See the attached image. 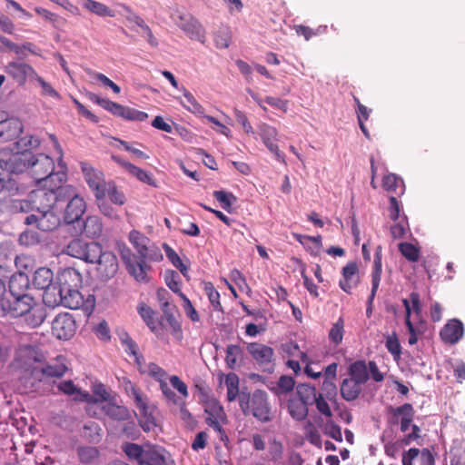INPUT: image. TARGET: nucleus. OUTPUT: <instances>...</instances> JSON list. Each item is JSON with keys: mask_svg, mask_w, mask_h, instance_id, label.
I'll list each match as a JSON object with an SVG mask.
<instances>
[{"mask_svg": "<svg viewBox=\"0 0 465 465\" xmlns=\"http://www.w3.org/2000/svg\"><path fill=\"white\" fill-rule=\"evenodd\" d=\"M54 146L59 153L57 171L54 172V160L44 153L34 155L32 152H14L9 149L0 150V168L9 173H22L30 169L37 189L48 190L58 187L65 182L66 166L62 160V148L54 135H50Z\"/></svg>", "mask_w": 465, "mask_h": 465, "instance_id": "f257e3e1", "label": "nucleus"}, {"mask_svg": "<svg viewBox=\"0 0 465 465\" xmlns=\"http://www.w3.org/2000/svg\"><path fill=\"white\" fill-rule=\"evenodd\" d=\"M129 241L135 249L137 254L131 250H124L121 253L122 260L128 273L137 282H147L149 281L147 272L151 269L149 262L158 261L163 258L160 251L151 244L148 237L136 230L129 234Z\"/></svg>", "mask_w": 465, "mask_h": 465, "instance_id": "f03ea898", "label": "nucleus"}, {"mask_svg": "<svg viewBox=\"0 0 465 465\" xmlns=\"http://www.w3.org/2000/svg\"><path fill=\"white\" fill-rule=\"evenodd\" d=\"M39 189L32 190L28 199L20 201L22 212H31L25 217V223L28 225H35L43 232L55 230L61 223L60 211L64 206H58L56 202L41 201L35 194Z\"/></svg>", "mask_w": 465, "mask_h": 465, "instance_id": "7ed1b4c3", "label": "nucleus"}, {"mask_svg": "<svg viewBox=\"0 0 465 465\" xmlns=\"http://www.w3.org/2000/svg\"><path fill=\"white\" fill-rule=\"evenodd\" d=\"M41 201L46 200L47 202H56L58 206H63L61 203L68 201L64 221L66 223H73L78 221L85 211V203L83 197L79 196L75 188L71 185H61L58 187H50L48 190L39 189L35 194Z\"/></svg>", "mask_w": 465, "mask_h": 465, "instance_id": "20e7f679", "label": "nucleus"}, {"mask_svg": "<svg viewBox=\"0 0 465 465\" xmlns=\"http://www.w3.org/2000/svg\"><path fill=\"white\" fill-rule=\"evenodd\" d=\"M58 302L64 307L76 310L84 303V297L79 292L82 286V275L74 268L63 270L57 277Z\"/></svg>", "mask_w": 465, "mask_h": 465, "instance_id": "39448f33", "label": "nucleus"}, {"mask_svg": "<svg viewBox=\"0 0 465 465\" xmlns=\"http://www.w3.org/2000/svg\"><path fill=\"white\" fill-rule=\"evenodd\" d=\"M239 404L245 415L252 414L261 422H268L272 420L268 394L264 391L255 390L252 394L241 392Z\"/></svg>", "mask_w": 465, "mask_h": 465, "instance_id": "423d86ee", "label": "nucleus"}, {"mask_svg": "<svg viewBox=\"0 0 465 465\" xmlns=\"http://www.w3.org/2000/svg\"><path fill=\"white\" fill-rule=\"evenodd\" d=\"M173 21L191 38L201 43L205 42V31L202 25L191 15L175 10L172 13Z\"/></svg>", "mask_w": 465, "mask_h": 465, "instance_id": "0eeeda50", "label": "nucleus"}, {"mask_svg": "<svg viewBox=\"0 0 465 465\" xmlns=\"http://www.w3.org/2000/svg\"><path fill=\"white\" fill-rule=\"evenodd\" d=\"M12 297L13 301L7 300L1 303L0 317H23L30 312L35 305V301L30 295Z\"/></svg>", "mask_w": 465, "mask_h": 465, "instance_id": "6e6552de", "label": "nucleus"}, {"mask_svg": "<svg viewBox=\"0 0 465 465\" xmlns=\"http://www.w3.org/2000/svg\"><path fill=\"white\" fill-rule=\"evenodd\" d=\"M64 252L86 262H94V259L99 253V243L94 242H86L81 239H74L67 244Z\"/></svg>", "mask_w": 465, "mask_h": 465, "instance_id": "1a4fd4ad", "label": "nucleus"}, {"mask_svg": "<svg viewBox=\"0 0 465 465\" xmlns=\"http://www.w3.org/2000/svg\"><path fill=\"white\" fill-rule=\"evenodd\" d=\"M97 264V272L103 280L113 278L118 271V261L114 252L103 251L99 244V253L94 259V262Z\"/></svg>", "mask_w": 465, "mask_h": 465, "instance_id": "9d476101", "label": "nucleus"}, {"mask_svg": "<svg viewBox=\"0 0 465 465\" xmlns=\"http://www.w3.org/2000/svg\"><path fill=\"white\" fill-rule=\"evenodd\" d=\"M81 169L84 173V180L90 189L93 191L95 198H103L104 188L107 183V182L104 180V173L86 163H83L81 164Z\"/></svg>", "mask_w": 465, "mask_h": 465, "instance_id": "9b49d317", "label": "nucleus"}, {"mask_svg": "<svg viewBox=\"0 0 465 465\" xmlns=\"http://www.w3.org/2000/svg\"><path fill=\"white\" fill-rule=\"evenodd\" d=\"M148 374L154 379L157 382H159L160 390L168 401L177 405L178 397L176 394L171 390L169 387L166 379L167 372L160 367L158 364L154 362H150L148 365Z\"/></svg>", "mask_w": 465, "mask_h": 465, "instance_id": "f8f14e48", "label": "nucleus"}, {"mask_svg": "<svg viewBox=\"0 0 465 465\" xmlns=\"http://www.w3.org/2000/svg\"><path fill=\"white\" fill-rule=\"evenodd\" d=\"M389 411L392 415V424L400 423L401 430L406 432L410 429L415 416L413 406L411 403H404L396 408L391 406Z\"/></svg>", "mask_w": 465, "mask_h": 465, "instance_id": "ddd939ff", "label": "nucleus"}, {"mask_svg": "<svg viewBox=\"0 0 465 465\" xmlns=\"http://www.w3.org/2000/svg\"><path fill=\"white\" fill-rule=\"evenodd\" d=\"M5 71L19 84H24L27 79L35 80L37 75L31 65L17 61L8 63L5 67Z\"/></svg>", "mask_w": 465, "mask_h": 465, "instance_id": "4468645a", "label": "nucleus"}, {"mask_svg": "<svg viewBox=\"0 0 465 465\" xmlns=\"http://www.w3.org/2000/svg\"><path fill=\"white\" fill-rule=\"evenodd\" d=\"M258 130L259 134L267 149L275 155L278 161L284 162V155L280 152L276 143L278 136L276 128L267 124H261L258 126Z\"/></svg>", "mask_w": 465, "mask_h": 465, "instance_id": "2eb2a0df", "label": "nucleus"}, {"mask_svg": "<svg viewBox=\"0 0 465 465\" xmlns=\"http://www.w3.org/2000/svg\"><path fill=\"white\" fill-rule=\"evenodd\" d=\"M23 130V125L18 118L11 117L0 120V142H7L15 139Z\"/></svg>", "mask_w": 465, "mask_h": 465, "instance_id": "dca6fc26", "label": "nucleus"}, {"mask_svg": "<svg viewBox=\"0 0 465 465\" xmlns=\"http://www.w3.org/2000/svg\"><path fill=\"white\" fill-rule=\"evenodd\" d=\"M247 350L259 365L267 366L272 364L274 352L271 347L262 343L252 342L248 345Z\"/></svg>", "mask_w": 465, "mask_h": 465, "instance_id": "f3484780", "label": "nucleus"}, {"mask_svg": "<svg viewBox=\"0 0 465 465\" xmlns=\"http://www.w3.org/2000/svg\"><path fill=\"white\" fill-rule=\"evenodd\" d=\"M463 333L462 322H448L441 329L440 335L443 342L455 344L462 338Z\"/></svg>", "mask_w": 465, "mask_h": 465, "instance_id": "a211bd4d", "label": "nucleus"}, {"mask_svg": "<svg viewBox=\"0 0 465 465\" xmlns=\"http://www.w3.org/2000/svg\"><path fill=\"white\" fill-rule=\"evenodd\" d=\"M358 266L355 262H349L342 268V278L340 280L339 285L342 291L351 293V290L357 286L358 278Z\"/></svg>", "mask_w": 465, "mask_h": 465, "instance_id": "6ab92c4d", "label": "nucleus"}, {"mask_svg": "<svg viewBox=\"0 0 465 465\" xmlns=\"http://www.w3.org/2000/svg\"><path fill=\"white\" fill-rule=\"evenodd\" d=\"M29 286V277L23 272L15 273L10 278L9 291L12 296L28 295L26 291Z\"/></svg>", "mask_w": 465, "mask_h": 465, "instance_id": "aec40b11", "label": "nucleus"}, {"mask_svg": "<svg viewBox=\"0 0 465 465\" xmlns=\"http://www.w3.org/2000/svg\"><path fill=\"white\" fill-rule=\"evenodd\" d=\"M204 411L207 414L205 422L212 420H222L225 423L227 420L226 413L220 402L213 397L203 402Z\"/></svg>", "mask_w": 465, "mask_h": 465, "instance_id": "412c9836", "label": "nucleus"}, {"mask_svg": "<svg viewBox=\"0 0 465 465\" xmlns=\"http://www.w3.org/2000/svg\"><path fill=\"white\" fill-rule=\"evenodd\" d=\"M102 411L115 421H124L131 418L130 411L125 406L118 405L113 401L105 402L102 406Z\"/></svg>", "mask_w": 465, "mask_h": 465, "instance_id": "4be33fe9", "label": "nucleus"}, {"mask_svg": "<svg viewBox=\"0 0 465 465\" xmlns=\"http://www.w3.org/2000/svg\"><path fill=\"white\" fill-rule=\"evenodd\" d=\"M362 387L361 384L351 378H345L341 383V395L346 401H354L360 396Z\"/></svg>", "mask_w": 465, "mask_h": 465, "instance_id": "5701e85b", "label": "nucleus"}, {"mask_svg": "<svg viewBox=\"0 0 465 465\" xmlns=\"http://www.w3.org/2000/svg\"><path fill=\"white\" fill-rule=\"evenodd\" d=\"M287 410L290 416L297 421L304 420L309 413L308 405L294 396L288 400Z\"/></svg>", "mask_w": 465, "mask_h": 465, "instance_id": "b1692460", "label": "nucleus"}, {"mask_svg": "<svg viewBox=\"0 0 465 465\" xmlns=\"http://www.w3.org/2000/svg\"><path fill=\"white\" fill-rule=\"evenodd\" d=\"M348 374L349 378L363 386L369 380L367 363L364 361L352 362L348 368Z\"/></svg>", "mask_w": 465, "mask_h": 465, "instance_id": "393cba45", "label": "nucleus"}, {"mask_svg": "<svg viewBox=\"0 0 465 465\" xmlns=\"http://www.w3.org/2000/svg\"><path fill=\"white\" fill-rule=\"evenodd\" d=\"M57 362L55 364H48L41 369V372L47 378H62L68 370L66 365V358L63 355H58Z\"/></svg>", "mask_w": 465, "mask_h": 465, "instance_id": "a878e982", "label": "nucleus"}, {"mask_svg": "<svg viewBox=\"0 0 465 465\" xmlns=\"http://www.w3.org/2000/svg\"><path fill=\"white\" fill-rule=\"evenodd\" d=\"M149 329L160 338H164L169 331H180L179 322H146Z\"/></svg>", "mask_w": 465, "mask_h": 465, "instance_id": "bb28decb", "label": "nucleus"}, {"mask_svg": "<svg viewBox=\"0 0 465 465\" xmlns=\"http://www.w3.org/2000/svg\"><path fill=\"white\" fill-rule=\"evenodd\" d=\"M166 458L164 450L156 446L148 447L144 452V456L141 465H165Z\"/></svg>", "mask_w": 465, "mask_h": 465, "instance_id": "cd10ccee", "label": "nucleus"}, {"mask_svg": "<svg viewBox=\"0 0 465 465\" xmlns=\"http://www.w3.org/2000/svg\"><path fill=\"white\" fill-rule=\"evenodd\" d=\"M382 271V262H381V247L378 246L374 255L373 261V270L371 272V300H372L375 296V293L379 288L381 282V275Z\"/></svg>", "mask_w": 465, "mask_h": 465, "instance_id": "c85d7f7f", "label": "nucleus"}, {"mask_svg": "<svg viewBox=\"0 0 465 465\" xmlns=\"http://www.w3.org/2000/svg\"><path fill=\"white\" fill-rule=\"evenodd\" d=\"M402 303L405 309V320H410L411 316H420L421 302L418 292H413L408 298L402 299Z\"/></svg>", "mask_w": 465, "mask_h": 465, "instance_id": "c756f323", "label": "nucleus"}, {"mask_svg": "<svg viewBox=\"0 0 465 465\" xmlns=\"http://www.w3.org/2000/svg\"><path fill=\"white\" fill-rule=\"evenodd\" d=\"M53 280V272L49 268L41 267L35 272L33 283L36 288L45 290L54 285Z\"/></svg>", "mask_w": 465, "mask_h": 465, "instance_id": "7c9ffc66", "label": "nucleus"}, {"mask_svg": "<svg viewBox=\"0 0 465 465\" xmlns=\"http://www.w3.org/2000/svg\"><path fill=\"white\" fill-rule=\"evenodd\" d=\"M134 398L136 408L139 410L140 414L146 420V427L143 426L144 430H149L151 426L155 425L154 419L151 413H149V408L146 401L143 398L139 391L134 390Z\"/></svg>", "mask_w": 465, "mask_h": 465, "instance_id": "2f4dec72", "label": "nucleus"}, {"mask_svg": "<svg viewBox=\"0 0 465 465\" xmlns=\"http://www.w3.org/2000/svg\"><path fill=\"white\" fill-rule=\"evenodd\" d=\"M75 331V322H53V332L59 340L71 339Z\"/></svg>", "mask_w": 465, "mask_h": 465, "instance_id": "473e14b6", "label": "nucleus"}, {"mask_svg": "<svg viewBox=\"0 0 465 465\" xmlns=\"http://www.w3.org/2000/svg\"><path fill=\"white\" fill-rule=\"evenodd\" d=\"M106 197H108L113 203L117 205H123L126 201L124 193L119 191L112 181H108L104 186L103 198L96 200L104 201Z\"/></svg>", "mask_w": 465, "mask_h": 465, "instance_id": "72a5a7b5", "label": "nucleus"}, {"mask_svg": "<svg viewBox=\"0 0 465 465\" xmlns=\"http://www.w3.org/2000/svg\"><path fill=\"white\" fill-rule=\"evenodd\" d=\"M58 390L64 394L74 396V401H85L89 396L87 392H83L71 380L60 382Z\"/></svg>", "mask_w": 465, "mask_h": 465, "instance_id": "f704fd0d", "label": "nucleus"}, {"mask_svg": "<svg viewBox=\"0 0 465 465\" xmlns=\"http://www.w3.org/2000/svg\"><path fill=\"white\" fill-rule=\"evenodd\" d=\"M86 96L90 101L99 104L101 107H103L104 109L112 113L114 115L119 116L121 110H123V105L115 102H113L107 98H102L94 93L89 92L86 94Z\"/></svg>", "mask_w": 465, "mask_h": 465, "instance_id": "c9c22d12", "label": "nucleus"}, {"mask_svg": "<svg viewBox=\"0 0 465 465\" xmlns=\"http://www.w3.org/2000/svg\"><path fill=\"white\" fill-rule=\"evenodd\" d=\"M382 186L386 191L399 195L403 194L405 190L402 179L394 173H389L384 176Z\"/></svg>", "mask_w": 465, "mask_h": 465, "instance_id": "e433bc0d", "label": "nucleus"}, {"mask_svg": "<svg viewBox=\"0 0 465 465\" xmlns=\"http://www.w3.org/2000/svg\"><path fill=\"white\" fill-rule=\"evenodd\" d=\"M182 91L184 97V101L180 100L181 104L192 114L204 117V109L197 102L194 96L185 88H183Z\"/></svg>", "mask_w": 465, "mask_h": 465, "instance_id": "4c0bfd02", "label": "nucleus"}, {"mask_svg": "<svg viewBox=\"0 0 465 465\" xmlns=\"http://www.w3.org/2000/svg\"><path fill=\"white\" fill-rule=\"evenodd\" d=\"M156 298L162 307L163 312L166 315V320H174V306L169 302V292L164 288H159L156 291Z\"/></svg>", "mask_w": 465, "mask_h": 465, "instance_id": "58836bf2", "label": "nucleus"}, {"mask_svg": "<svg viewBox=\"0 0 465 465\" xmlns=\"http://www.w3.org/2000/svg\"><path fill=\"white\" fill-rule=\"evenodd\" d=\"M103 232V224L98 216H89L84 223V232L87 237L95 238Z\"/></svg>", "mask_w": 465, "mask_h": 465, "instance_id": "ea45409f", "label": "nucleus"}, {"mask_svg": "<svg viewBox=\"0 0 465 465\" xmlns=\"http://www.w3.org/2000/svg\"><path fill=\"white\" fill-rule=\"evenodd\" d=\"M121 448L129 460H135L141 465L146 449L133 442H124Z\"/></svg>", "mask_w": 465, "mask_h": 465, "instance_id": "a19ab883", "label": "nucleus"}, {"mask_svg": "<svg viewBox=\"0 0 465 465\" xmlns=\"http://www.w3.org/2000/svg\"><path fill=\"white\" fill-rule=\"evenodd\" d=\"M317 395L318 393L315 387L308 384H299L296 387V395H294V397L302 400V401L309 406L313 404V401H315Z\"/></svg>", "mask_w": 465, "mask_h": 465, "instance_id": "79ce46f5", "label": "nucleus"}, {"mask_svg": "<svg viewBox=\"0 0 465 465\" xmlns=\"http://www.w3.org/2000/svg\"><path fill=\"white\" fill-rule=\"evenodd\" d=\"M84 8L89 12L95 14L99 16H110L114 15V12L103 3L94 0H84L83 3Z\"/></svg>", "mask_w": 465, "mask_h": 465, "instance_id": "37998d69", "label": "nucleus"}, {"mask_svg": "<svg viewBox=\"0 0 465 465\" xmlns=\"http://www.w3.org/2000/svg\"><path fill=\"white\" fill-rule=\"evenodd\" d=\"M385 347L394 360H399L401 355V345L396 331L385 335Z\"/></svg>", "mask_w": 465, "mask_h": 465, "instance_id": "c03bdc74", "label": "nucleus"}, {"mask_svg": "<svg viewBox=\"0 0 465 465\" xmlns=\"http://www.w3.org/2000/svg\"><path fill=\"white\" fill-rule=\"evenodd\" d=\"M242 358V350L239 345L230 344L226 348L225 361L230 369H234Z\"/></svg>", "mask_w": 465, "mask_h": 465, "instance_id": "a18cd8bd", "label": "nucleus"}, {"mask_svg": "<svg viewBox=\"0 0 465 465\" xmlns=\"http://www.w3.org/2000/svg\"><path fill=\"white\" fill-rule=\"evenodd\" d=\"M295 381L292 377L287 375H282L278 381L277 386L273 389L276 395L287 394L294 389Z\"/></svg>", "mask_w": 465, "mask_h": 465, "instance_id": "49530a36", "label": "nucleus"}, {"mask_svg": "<svg viewBox=\"0 0 465 465\" xmlns=\"http://www.w3.org/2000/svg\"><path fill=\"white\" fill-rule=\"evenodd\" d=\"M164 282L166 285L174 292L180 295L183 293L180 287V275L177 272L173 270H167L163 274Z\"/></svg>", "mask_w": 465, "mask_h": 465, "instance_id": "de8ad7c7", "label": "nucleus"}, {"mask_svg": "<svg viewBox=\"0 0 465 465\" xmlns=\"http://www.w3.org/2000/svg\"><path fill=\"white\" fill-rule=\"evenodd\" d=\"M44 303L51 308H54L63 302H58V287L56 284L44 290L43 293Z\"/></svg>", "mask_w": 465, "mask_h": 465, "instance_id": "09e8293b", "label": "nucleus"}, {"mask_svg": "<svg viewBox=\"0 0 465 465\" xmlns=\"http://www.w3.org/2000/svg\"><path fill=\"white\" fill-rule=\"evenodd\" d=\"M408 331L410 332L409 344L414 345L417 343L418 339L423 333L424 322H405Z\"/></svg>", "mask_w": 465, "mask_h": 465, "instance_id": "8fccbe9b", "label": "nucleus"}, {"mask_svg": "<svg viewBox=\"0 0 465 465\" xmlns=\"http://www.w3.org/2000/svg\"><path fill=\"white\" fill-rule=\"evenodd\" d=\"M119 116L129 121L143 122L147 119L148 114L134 108L123 106Z\"/></svg>", "mask_w": 465, "mask_h": 465, "instance_id": "3c124183", "label": "nucleus"}, {"mask_svg": "<svg viewBox=\"0 0 465 465\" xmlns=\"http://www.w3.org/2000/svg\"><path fill=\"white\" fill-rule=\"evenodd\" d=\"M401 253L410 262H417L419 260V249L410 242H401L399 244Z\"/></svg>", "mask_w": 465, "mask_h": 465, "instance_id": "603ef678", "label": "nucleus"}, {"mask_svg": "<svg viewBox=\"0 0 465 465\" xmlns=\"http://www.w3.org/2000/svg\"><path fill=\"white\" fill-rule=\"evenodd\" d=\"M231 31L228 27L219 28L214 35V42L218 48H227L230 45Z\"/></svg>", "mask_w": 465, "mask_h": 465, "instance_id": "864d4df0", "label": "nucleus"}, {"mask_svg": "<svg viewBox=\"0 0 465 465\" xmlns=\"http://www.w3.org/2000/svg\"><path fill=\"white\" fill-rule=\"evenodd\" d=\"M213 196L221 203V206L227 211L236 201L235 196L232 193L224 191H214Z\"/></svg>", "mask_w": 465, "mask_h": 465, "instance_id": "5fc2aeb1", "label": "nucleus"}, {"mask_svg": "<svg viewBox=\"0 0 465 465\" xmlns=\"http://www.w3.org/2000/svg\"><path fill=\"white\" fill-rule=\"evenodd\" d=\"M40 144V142L37 138L33 136H25L19 139L15 143L16 152H30L29 149L36 148Z\"/></svg>", "mask_w": 465, "mask_h": 465, "instance_id": "6e6d98bb", "label": "nucleus"}, {"mask_svg": "<svg viewBox=\"0 0 465 465\" xmlns=\"http://www.w3.org/2000/svg\"><path fill=\"white\" fill-rule=\"evenodd\" d=\"M204 292L213 309L220 311L222 308L220 303V293L215 290L214 286L211 282L204 283Z\"/></svg>", "mask_w": 465, "mask_h": 465, "instance_id": "4d7b16f0", "label": "nucleus"}, {"mask_svg": "<svg viewBox=\"0 0 465 465\" xmlns=\"http://www.w3.org/2000/svg\"><path fill=\"white\" fill-rule=\"evenodd\" d=\"M305 438L312 445L321 447V445H322L321 435H320L318 430L315 428V426L311 421H309L305 426Z\"/></svg>", "mask_w": 465, "mask_h": 465, "instance_id": "13d9d810", "label": "nucleus"}, {"mask_svg": "<svg viewBox=\"0 0 465 465\" xmlns=\"http://www.w3.org/2000/svg\"><path fill=\"white\" fill-rule=\"evenodd\" d=\"M270 460L277 462L283 457V446L280 440H273L269 445Z\"/></svg>", "mask_w": 465, "mask_h": 465, "instance_id": "bf43d9fd", "label": "nucleus"}, {"mask_svg": "<svg viewBox=\"0 0 465 465\" xmlns=\"http://www.w3.org/2000/svg\"><path fill=\"white\" fill-rule=\"evenodd\" d=\"M41 237L38 232L34 231H25L19 236V242L25 246H33L39 243Z\"/></svg>", "mask_w": 465, "mask_h": 465, "instance_id": "052dcab7", "label": "nucleus"}, {"mask_svg": "<svg viewBox=\"0 0 465 465\" xmlns=\"http://www.w3.org/2000/svg\"><path fill=\"white\" fill-rule=\"evenodd\" d=\"M343 322H336L329 331V339L335 344H340L343 338Z\"/></svg>", "mask_w": 465, "mask_h": 465, "instance_id": "680f3d73", "label": "nucleus"}, {"mask_svg": "<svg viewBox=\"0 0 465 465\" xmlns=\"http://www.w3.org/2000/svg\"><path fill=\"white\" fill-rule=\"evenodd\" d=\"M313 403L316 405V409L318 411L327 417L331 418L332 416V411L325 400L324 396L322 393H318V395L315 398V401H313Z\"/></svg>", "mask_w": 465, "mask_h": 465, "instance_id": "e2e57ef3", "label": "nucleus"}, {"mask_svg": "<svg viewBox=\"0 0 465 465\" xmlns=\"http://www.w3.org/2000/svg\"><path fill=\"white\" fill-rule=\"evenodd\" d=\"M407 229L408 223L406 218L402 217L400 221L395 222V223L391 227V234L392 238L399 239L404 236Z\"/></svg>", "mask_w": 465, "mask_h": 465, "instance_id": "0e129e2a", "label": "nucleus"}, {"mask_svg": "<svg viewBox=\"0 0 465 465\" xmlns=\"http://www.w3.org/2000/svg\"><path fill=\"white\" fill-rule=\"evenodd\" d=\"M324 433L337 441H342L341 427L333 421H327L324 425Z\"/></svg>", "mask_w": 465, "mask_h": 465, "instance_id": "69168bd1", "label": "nucleus"}, {"mask_svg": "<svg viewBox=\"0 0 465 465\" xmlns=\"http://www.w3.org/2000/svg\"><path fill=\"white\" fill-rule=\"evenodd\" d=\"M169 381H170L171 385L178 391V393L183 399L188 398V396H189L188 387L177 375H172L169 378Z\"/></svg>", "mask_w": 465, "mask_h": 465, "instance_id": "338daca9", "label": "nucleus"}, {"mask_svg": "<svg viewBox=\"0 0 465 465\" xmlns=\"http://www.w3.org/2000/svg\"><path fill=\"white\" fill-rule=\"evenodd\" d=\"M128 173L130 174L135 176L139 181H141L143 183H145L148 184H152V183H153V178L147 172H145L144 170H143L134 164L132 166H129Z\"/></svg>", "mask_w": 465, "mask_h": 465, "instance_id": "774afa93", "label": "nucleus"}]
</instances>
